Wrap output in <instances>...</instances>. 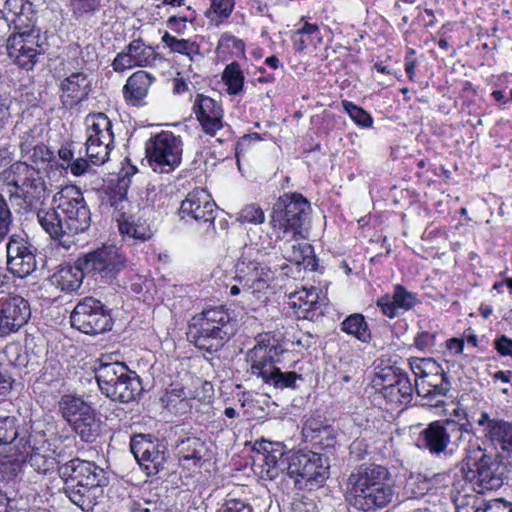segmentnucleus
<instances>
[{"label":"nucleus","mask_w":512,"mask_h":512,"mask_svg":"<svg viewBox=\"0 0 512 512\" xmlns=\"http://www.w3.org/2000/svg\"><path fill=\"white\" fill-rule=\"evenodd\" d=\"M218 47L227 49L232 48L237 51H244L245 44L241 39H238L231 34L224 33L219 39Z\"/></svg>","instance_id":"680f3d73"},{"label":"nucleus","mask_w":512,"mask_h":512,"mask_svg":"<svg viewBox=\"0 0 512 512\" xmlns=\"http://www.w3.org/2000/svg\"><path fill=\"white\" fill-rule=\"evenodd\" d=\"M181 218L191 217L197 222L208 223L215 229L216 204L205 189H194L181 202L179 209Z\"/></svg>","instance_id":"b1692460"},{"label":"nucleus","mask_w":512,"mask_h":512,"mask_svg":"<svg viewBox=\"0 0 512 512\" xmlns=\"http://www.w3.org/2000/svg\"><path fill=\"white\" fill-rule=\"evenodd\" d=\"M417 302V294L412 293L404 286L397 284L394 287L393 294H385L381 296L377 300L376 305L385 316L394 318L401 313L411 310Z\"/></svg>","instance_id":"c85d7f7f"},{"label":"nucleus","mask_w":512,"mask_h":512,"mask_svg":"<svg viewBox=\"0 0 512 512\" xmlns=\"http://www.w3.org/2000/svg\"><path fill=\"white\" fill-rule=\"evenodd\" d=\"M40 32L34 28L13 32L7 39L9 58L20 68L32 70L42 52Z\"/></svg>","instance_id":"a211bd4d"},{"label":"nucleus","mask_w":512,"mask_h":512,"mask_svg":"<svg viewBox=\"0 0 512 512\" xmlns=\"http://www.w3.org/2000/svg\"><path fill=\"white\" fill-rule=\"evenodd\" d=\"M71 324L79 331L96 335L112 327V318L105 305L94 297L83 298L70 316Z\"/></svg>","instance_id":"f3484780"},{"label":"nucleus","mask_w":512,"mask_h":512,"mask_svg":"<svg viewBox=\"0 0 512 512\" xmlns=\"http://www.w3.org/2000/svg\"><path fill=\"white\" fill-rule=\"evenodd\" d=\"M66 497L83 512H90L103 496L108 484L106 471L95 462L73 458L58 467Z\"/></svg>","instance_id":"7ed1b4c3"},{"label":"nucleus","mask_w":512,"mask_h":512,"mask_svg":"<svg viewBox=\"0 0 512 512\" xmlns=\"http://www.w3.org/2000/svg\"><path fill=\"white\" fill-rule=\"evenodd\" d=\"M156 56L154 48L147 45L143 39L138 38L132 40L116 55L112 67L116 72H123L133 67L152 66L156 61Z\"/></svg>","instance_id":"a878e982"},{"label":"nucleus","mask_w":512,"mask_h":512,"mask_svg":"<svg viewBox=\"0 0 512 512\" xmlns=\"http://www.w3.org/2000/svg\"><path fill=\"white\" fill-rule=\"evenodd\" d=\"M216 512H253L250 503L236 498L226 499Z\"/></svg>","instance_id":"864d4df0"},{"label":"nucleus","mask_w":512,"mask_h":512,"mask_svg":"<svg viewBox=\"0 0 512 512\" xmlns=\"http://www.w3.org/2000/svg\"><path fill=\"white\" fill-rule=\"evenodd\" d=\"M429 492L428 477L421 473H410L405 479L402 495L405 499H419Z\"/></svg>","instance_id":"a19ab883"},{"label":"nucleus","mask_w":512,"mask_h":512,"mask_svg":"<svg viewBox=\"0 0 512 512\" xmlns=\"http://www.w3.org/2000/svg\"><path fill=\"white\" fill-rule=\"evenodd\" d=\"M461 478L478 488L482 494L495 491L504 483L505 466L498 455L488 454L479 445H471L459 462Z\"/></svg>","instance_id":"6e6552de"},{"label":"nucleus","mask_w":512,"mask_h":512,"mask_svg":"<svg viewBox=\"0 0 512 512\" xmlns=\"http://www.w3.org/2000/svg\"><path fill=\"white\" fill-rule=\"evenodd\" d=\"M25 453L5 456L0 459V481L9 482L13 480L21 471L24 462Z\"/></svg>","instance_id":"37998d69"},{"label":"nucleus","mask_w":512,"mask_h":512,"mask_svg":"<svg viewBox=\"0 0 512 512\" xmlns=\"http://www.w3.org/2000/svg\"><path fill=\"white\" fill-rule=\"evenodd\" d=\"M378 377L382 380L381 393L391 405H407L411 402L414 387L407 373L400 369H383Z\"/></svg>","instance_id":"5701e85b"},{"label":"nucleus","mask_w":512,"mask_h":512,"mask_svg":"<svg viewBox=\"0 0 512 512\" xmlns=\"http://www.w3.org/2000/svg\"><path fill=\"white\" fill-rule=\"evenodd\" d=\"M31 317L29 302L19 295L0 299V337L17 333Z\"/></svg>","instance_id":"4be33fe9"},{"label":"nucleus","mask_w":512,"mask_h":512,"mask_svg":"<svg viewBox=\"0 0 512 512\" xmlns=\"http://www.w3.org/2000/svg\"><path fill=\"white\" fill-rule=\"evenodd\" d=\"M253 451L256 454L254 463L260 468L261 478L274 480L280 472L287 470V461L284 458L286 449L283 443L257 440Z\"/></svg>","instance_id":"412c9836"},{"label":"nucleus","mask_w":512,"mask_h":512,"mask_svg":"<svg viewBox=\"0 0 512 512\" xmlns=\"http://www.w3.org/2000/svg\"><path fill=\"white\" fill-rule=\"evenodd\" d=\"M415 389L420 397L435 400L432 405L438 407L444 404V401L437 398L447 395L451 389V381L443 366L435 361L428 367V372L422 380H415Z\"/></svg>","instance_id":"393cba45"},{"label":"nucleus","mask_w":512,"mask_h":512,"mask_svg":"<svg viewBox=\"0 0 512 512\" xmlns=\"http://www.w3.org/2000/svg\"><path fill=\"white\" fill-rule=\"evenodd\" d=\"M478 512H512V502L503 498H495L482 503V510Z\"/></svg>","instance_id":"4d7b16f0"},{"label":"nucleus","mask_w":512,"mask_h":512,"mask_svg":"<svg viewBox=\"0 0 512 512\" xmlns=\"http://www.w3.org/2000/svg\"><path fill=\"white\" fill-rule=\"evenodd\" d=\"M30 6L27 0H0V18L14 32L33 28Z\"/></svg>","instance_id":"c756f323"},{"label":"nucleus","mask_w":512,"mask_h":512,"mask_svg":"<svg viewBox=\"0 0 512 512\" xmlns=\"http://www.w3.org/2000/svg\"><path fill=\"white\" fill-rule=\"evenodd\" d=\"M155 81V77L144 70H138L130 75L123 86V97L132 105H139L148 95V91Z\"/></svg>","instance_id":"473e14b6"},{"label":"nucleus","mask_w":512,"mask_h":512,"mask_svg":"<svg viewBox=\"0 0 512 512\" xmlns=\"http://www.w3.org/2000/svg\"><path fill=\"white\" fill-rule=\"evenodd\" d=\"M416 65H417V60L415 58V51H414V49L410 48L407 51V54L405 56L404 66H405V72H406L409 80H411V81L414 79Z\"/></svg>","instance_id":"338daca9"},{"label":"nucleus","mask_w":512,"mask_h":512,"mask_svg":"<svg viewBox=\"0 0 512 512\" xmlns=\"http://www.w3.org/2000/svg\"><path fill=\"white\" fill-rule=\"evenodd\" d=\"M6 269L15 277L25 278L37 267L36 248L25 235L12 234L5 245Z\"/></svg>","instance_id":"6ab92c4d"},{"label":"nucleus","mask_w":512,"mask_h":512,"mask_svg":"<svg viewBox=\"0 0 512 512\" xmlns=\"http://www.w3.org/2000/svg\"><path fill=\"white\" fill-rule=\"evenodd\" d=\"M37 219L52 239L69 248L72 241L64 240V237L87 231L91 225V212L83 193L67 187L53 196L51 207L38 210Z\"/></svg>","instance_id":"f257e3e1"},{"label":"nucleus","mask_w":512,"mask_h":512,"mask_svg":"<svg viewBox=\"0 0 512 512\" xmlns=\"http://www.w3.org/2000/svg\"><path fill=\"white\" fill-rule=\"evenodd\" d=\"M449 480V473L442 472V473H436L432 475L431 477H428L429 481V490L432 489L433 486L438 484H445Z\"/></svg>","instance_id":"774afa93"},{"label":"nucleus","mask_w":512,"mask_h":512,"mask_svg":"<svg viewBox=\"0 0 512 512\" xmlns=\"http://www.w3.org/2000/svg\"><path fill=\"white\" fill-rule=\"evenodd\" d=\"M477 490L478 488L461 477L454 480L451 498L457 512H478L482 510L484 500L478 498Z\"/></svg>","instance_id":"2f4dec72"},{"label":"nucleus","mask_w":512,"mask_h":512,"mask_svg":"<svg viewBox=\"0 0 512 512\" xmlns=\"http://www.w3.org/2000/svg\"><path fill=\"white\" fill-rule=\"evenodd\" d=\"M162 41L172 52L185 54L191 60L193 59V55H197L199 53V47L196 43L186 39H178L175 36L170 35L168 32L163 35Z\"/></svg>","instance_id":"c03bdc74"},{"label":"nucleus","mask_w":512,"mask_h":512,"mask_svg":"<svg viewBox=\"0 0 512 512\" xmlns=\"http://www.w3.org/2000/svg\"><path fill=\"white\" fill-rule=\"evenodd\" d=\"M291 512H319L315 502L307 497L296 498L291 504Z\"/></svg>","instance_id":"e2e57ef3"},{"label":"nucleus","mask_w":512,"mask_h":512,"mask_svg":"<svg viewBox=\"0 0 512 512\" xmlns=\"http://www.w3.org/2000/svg\"><path fill=\"white\" fill-rule=\"evenodd\" d=\"M229 95H238L244 86V75L238 62L228 64L222 75Z\"/></svg>","instance_id":"79ce46f5"},{"label":"nucleus","mask_w":512,"mask_h":512,"mask_svg":"<svg viewBox=\"0 0 512 512\" xmlns=\"http://www.w3.org/2000/svg\"><path fill=\"white\" fill-rule=\"evenodd\" d=\"M95 379L103 395L112 401L130 403L143 392L141 378L120 361H110L109 356L96 360L93 368Z\"/></svg>","instance_id":"0eeeda50"},{"label":"nucleus","mask_w":512,"mask_h":512,"mask_svg":"<svg viewBox=\"0 0 512 512\" xmlns=\"http://www.w3.org/2000/svg\"><path fill=\"white\" fill-rule=\"evenodd\" d=\"M483 427L485 437L494 445H499L512 457V424L504 420L491 419L483 412L477 421Z\"/></svg>","instance_id":"7c9ffc66"},{"label":"nucleus","mask_w":512,"mask_h":512,"mask_svg":"<svg viewBox=\"0 0 512 512\" xmlns=\"http://www.w3.org/2000/svg\"><path fill=\"white\" fill-rule=\"evenodd\" d=\"M194 111L206 134L214 135L223 127V109L211 97L198 94L194 103Z\"/></svg>","instance_id":"cd10ccee"},{"label":"nucleus","mask_w":512,"mask_h":512,"mask_svg":"<svg viewBox=\"0 0 512 512\" xmlns=\"http://www.w3.org/2000/svg\"><path fill=\"white\" fill-rule=\"evenodd\" d=\"M236 329V319L229 310L217 306L205 309L191 319L187 337L196 348L211 354L222 349Z\"/></svg>","instance_id":"423d86ee"},{"label":"nucleus","mask_w":512,"mask_h":512,"mask_svg":"<svg viewBox=\"0 0 512 512\" xmlns=\"http://www.w3.org/2000/svg\"><path fill=\"white\" fill-rule=\"evenodd\" d=\"M59 411L83 442L93 443L100 436L101 420L82 398L63 395L59 401Z\"/></svg>","instance_id":"ddd939ff"},{"label":"nucleus","mask_w":512,"mask_h":512,"mask_svg":"<svg viewBox=\"0 0 512 512\" xmlns=\"http://www.w3.org/2000/svg\"><path fill=\"white\" fill-rule=\"evenodd\" d=\"M162 503L158 500L143 499V502L133 501L129 507L130 512H161Z\"/></svg>","instance_id":"052dcab7"},{"label":"nucleus","mask_w":512,"mask_h":512,"mask_svg":"<svg viewBox=\"0 0 512 512\" xmlns=\"http://www.w3.org/2000/svg\"><path fill=\"white\" fill-rule=\"evenodd\" d=\"M255 342L247 353L251 374L276 389H295L296 381L302 380V375L295 371L282 372L275 366L282 362V355L287 352L280 340L267 332L257 335Z\"/></svg>","instance_id":"20e7f679"},{"label":"nucleus","mask_w":512,"mask_h":512,"mask_svg":"<svg viewBox=\"0 0 512 512\" xmlns=\"http://www.w3.org/2000/svg\"><path fill=\"white\" fill-rule=\"evenodd\" d=\"M311 213L310 202L300 193H285L273 204L270 225L278 240L301 234Z\"/></svg>","instance_id":"9b49d317"},{"label":"nucleus","mask_w":512,"mask_h":512,"mask_svg":"<svg viewBox=\"0 0 512 512\" xmlns=\"http://www.w3.org/2000/svg\"><path fill=\"white\" fill-rule=\"evenodd\" d=\"M60 90L63 106L73 108L88 99L91 92V80L83 71L72 72L62 80Z\"/></svg>","instance_id":"bb28decb"},{"label":"nucleus","mask_w":512,"mask_h":512,"mask_svg":"<svg viewBox=\"0 0 512 512\" xmlns=\"http://www.w3.org/2000/svg\"><path fill=\"white\" fill-rule=\"evenodd\" d=\"M183 142L180 136L162 131L151 136L145 143V154L151 169L160 174H169L182 161Z\"/></svg>","instance_id":"4468645a"},{"label":"nucleus","mask_w":512,"mask_h":512,"mask_svg":"<svg viewBox=\"0 0 512 512\" xmlns=\"http://www.w3.org/2000/svg\"><path fill=\"white\" fill-rule=\"evenodd\" d=\"M294 49L298 52L304 51L308 46L315 45L322 41L319 27L316 24L305 23L302 28L294 32L292 36Z\"/></svg>","instance_id":"58836bf2"},{"label":"nucleus","mask_w":512,"mask_h":512,"mask_svg":"<svg viewBox=\"0 0 512 512\" xmlns=\"http://www.w3.org/2000/svg\"><path fill=\"white\" fill-rule=\"evenodd\" d=\"M435 362L432 358H415L409 362L410 369L415 376V380H422L428 372V367Z\"/></svg>","instance_id":"6e6d98bb"},{"label":"nucleus","mask_w":512,"mask_h":512,"mask_svg":"<svg viewBox=\"0 0 512 512\" xmlns=\"http://www.w3.org/2000/svg\"><path fill=\"white\" fill-rule=\"evenodd\" d=\"M53 157V152L45 145H36L33 148L31 159L37 163L38 161L49 162Z\"/></svg>","instance_id":"69168bd1"},{"label":"nucleus","mask_w":512,"mask_h":512,"mask_svg":"<svg viewBox=\"0 0 512 512\" xmlns=\"http://www.w3.org/2000/svg\"><path fill=\"white\" fill-rule=\"evenodd\" d=\"M348 500L357 510L376 512L389 506L395 496L389 469L378 464H361L347 479Z\"/></svg>","instance_id":"f03ea898"},{"label":"nucleus","mask_w":512,"mask_h":512,"mask_svg":"<svg viewBox=\"0 0 512 512\" xmlns=\"http://www.w3.org/2000/svg\"><path fill=\"white\" fill-rule=\"evenodd\" d=\"M234 8V0H211V10L220 19L228 18Z\"/></svg>","instance_id":"bf43d9fd"},{"label":"nucleus","mask_w":512,"mask_h":512,"mask_svg":"<svg viewBox=\"0 0 512 512\" xmlns=\"http://www.w3.org/2000/svg\"><path fill=\"white\" fill-rule=\"evenodd\" d=\"M107 203L113 207L115 211L124 215V209L128 203L127 183L125 180L120 181L114 188H109L107 192Z\"/></svg>","instance_id":"de8ad7c7"},{"label":"nucleus","mask_w":512,"mask_h":512,"mask_svg":"<svg viewBox=\"0 0 512 512\" xmlns=\"http://www.w3.org/2000/svg\"><path fill=\"white\" fill-rule=\"evenodd\" d=\"M281 246L283 257L297 265L304 264L309 254L312 253L311 245L298 243L295 237H286Z\"/></svg>","instance_id":"ea45409f"},{"label":"nucleus","mask_w":512,"mask_h":512,"mask_svg":"<svg viewBox=\"0 0 512 512\" xmlns=\"http://www.w3.org/2000/svg\"><path fill=\"white\" fill-rule=\"evenodd\" d=\"M271 250L270 242L268 246H259L258 243L246 245L235 265L234 279L242 285L245 294L258 300L268 290L277 270L273 261L277 257Z\"/></svg>","instance_id":"39448f33"},{"label":"nucleus","mask_w":512,"mask_h":512,"mask_svg":"<svg viewBox=\"0 0 512 512\" xmlns=\"http://www.w3.org/2000/svg\"><path fill=\"white\" fill-rule=\"evenodd\" d=\"M340 329L349 336L356 338L361 343H369L372 339V333L369 325L361 313H352L348 315L341 323Z\"/></svg>","instance_id":"e433bc0d"},{"label":"nucleus","mask_w":512,"mask_h":512,"mask_svg":"<svg viewBox=\"0 0 512 512\" xmlns=\"http://www.w3.org/2000/svg\"><path fill=\"white\" fill-rule=\"evenodd\" d=\"M495 350L501 356H510L512 357V339L508 338L506 335H501L497 337L493 342Z\"/></svg>","instance_id":"0e129e2a"},{"label":"nucleus","mask_w":512,"mask_h":512,"mask_svg":"<svg viewBox=\"0 0 512 512\" xmlns=\"http://www.w3.org/2000/svg\"><path fill=\"white\" fill-rule=\"evenodd\" d=\"M337 430L326 424L324 428L316 435V441H312L314 445H319L321 448L333 447L336 443Z\"/></svg>","instance_id":"603ef678"},{"label":"nucleus","mask_w":512,"mask_h":512,"mask_svg":"<svg viewBox=\"0 0 512 512\" xmlns=\"http://www.w3.org/2000/svg\"><path fill=\"white\" fill-rule=\"evenodd\" d=\"M86 155L77 158L68 164L70 171L75 176H81L88 171L89 162L93 165H102L108 161L111 150L114 148L113 124L104 113L89 114L86 119Z\"/></svg>","instance_id":"1a4fd4ad"},{"label":"nucleus","mask_w":512,"mask_h":512,"mask_svg":"<svg viewBox=\"0 0 512 512\" xmlns=\"http://www.w3.org/2000/svg\"><path fill=\"white\" fill-rule=\"evenodd\" d=\"M436 337L437 334L433 332H420L414 339V345L418 350L431 351L436 346Z\"/></svg>","instance_id":"5fc2aeb1"},{"label":"nucleus","mask_w":512,"mask_h":512,"mask_svg":"<svg viewBox=\"0 0 512 512\" xmlns=\"http://www.w3.org/2000/svg\"><path fill=\"white\" fill-rule=\"evenodd\" d=\"M119 231L124 236L142 241L149 239L152 235L147 224L126 219L119 222Z\"/></svg>","instance_id":"a18cd8bd"},{"label":"nucleus","mask_w":512,"mask_h":512,"mask_svg":"<svg viewBox=\"0 0 512 512\" xmlns=\"http://www.w3.org/2000/svg\"><path fill=\"white\" fill-rule=\"evenodd\" d=\"M178 455L184 460H199L202 457L203 443L197 437H187L177 444Z\"/></svg>","instance_id":"49530a36"},{"label":"nucleus","mask_w":512,"mask_h":512,"mask_svg":"<svg viewBox=\"0 0 512 512\" xmlns=\"http://www.w3.org/2000/svg\"><path fill=\"white\" fill-rule=\"evenodd\" d=\"M101 7V0H70V8L75 19L93 15Z\"/></svg>","instance_id":"8fccbe9b"},{"label":"nucleus","mask_w":512,"mask_h":512,"mask_svg":"<svg viewBox=\"0 0 512 512\" xmlns=\"http://www.w3.org/2000/svg\"><path fill=\"white\" fill-rule=\"evenodd\" d=\"M26 433L21 436L17 427V418L14 416L0 417V445H9L10 451L15 450L16 453H26Z\"/></svg>","instance_id":"f704fd0d"},{"label":"nucleus","mask_w":512,"mask_h":512,"mask_svg":"<svg viewBox=\"0 0 512 512\" xmlns=\"http://www.w3.org/2000/svg\"><path fill=\"white\" fill-rule=\"evenodd\" d=\"M78 258L86 276L106 283L114 280L126 265L125 256L113 245H103Z\"/></svg>","instance_id":"dca6fc26"},{"label":"nucleus","mask_w":512,"mask_h":512,"mask_svg":"<svg viewBox=\"0 0 512 512\" xmlns=\"http://www.w3.org/2000/svg\"><path fill=\"white\" fill-rule=\"evenodd\" d=\"M86 273L79 265V258L74 265H65L58 269L52 277V283L63 292H73L78 290L83 282Z\"/></svg>","instance_id":"72a5a7b5"},{"label":"nucleus","mask_w":512,"mask_h":512,"mask_svg":"<svg viewBox=\"0 0 512 512\" xmlns=\"http://www.w3.org/2000/svg\"><path fill=\"white\" fill-rule=\"evenodd\" d=\"M287 474L299 489L319 485L328 478V458L310 450H298L287 459Z\"/></svg>","instance_id":"2eb2a0df"},{"label":"nucleus","mask_w":512,"mask_h":512,"mask_svg":"<svg viewBox=\"0 0 512 512\" xmlns=\"http://www.w3.org/2000/svg\"><path fill=\"white\" fill-rule=\"evenodd\" d=\"M239 219L244 223L261 224L265 220V215L258 205L251 204L241 210Z\"/></svg>","instance_id":"3c124183"},{"label":"nucleus","mask_w":512,"mask_h":512,"mask_svg":"<svg viewBox=\"0 0 512 512\" xmlns=\"http://www.w3.org/2000/svg\"><path fill=\"white\" fill-rule=\"evenodd\" d=\"M24 461L40 474H46L54 468H58V462L53 456V451L44 443L39 447H31L26 444Z\"/></svg>","instance_id":"c9c22d12"},{"label":"nucleus","mask_w":512,"mask_h":512,"mask_svg":"<svg viewBox=\"0 0 512 512\" xmlns=\"http://www.w3.org/2000/svg\"><path fill=\"white\" fill-rule=\"evenodd\" d=\"M293 306L297 308L298 317L312 320L316 315L318 293L316 288L302 289L293 294Z\"/></svg>","instance_id":"4c0bfd02"},{"label":"nucleus","mask_w":512,"mask_h":512,"mask_svg":"<svg viewBox=\"0 0 512 512\" xmlns=\"http://www.w3.org/2000/svg\"><path fill=\"white\" fill-rule=\"evenodd\" d=\"M130 450L148 476L164 469L166 447L151 434H138L131 438Z\"/></svg>","instance_id":"aec40b11"},{"label":"nucleus","mask_w":512,"mask_h":512,"mask_svg":"<svg viewBox=\"0 0 512 512\" xmlns=\"http://www.w3.org/2000/svg\"><path fill=\"white\" fill-rule=\"evenodd\" d=\"M342 107H343V110L353 120V122L355 124H357L358 126L363 127V128H368V127L372 126L373 118L362 107L357 106L348 100L342 101Z\"/></svg>","instance_id":"09e8293b"},{"label":"nucleus","mask_w":512,"mask_h":512,"mask_svg":"<svg viewBox=\"0 0 512 512\" xmlns=\"http://www.w3.org/2000/svg\"><path fill=\"white\" fill-rule=\"evenodd\" d=\"M471 429L472 424L468 420L464 423L452 419L436 420L419 433L416 445L432 456L452 457L463 442L464 434Z\"/></svg>","instance_id":"9d476101"},{"label":"nucleus","mask_w":512,"mask_h":512,"mask_svg":"<svg viewBox=\"0 0 512 512\" xmlns=\"http://www.w3.org/2000/svg\"><path fill=\"white\" fill-rule=\"evenodd\" d=\"M7 181L15 188L10 193V200L25 210L32 209L47 197L48 189L41 171L26 162H14L7 170Z\"/></svg>","instance_id":"f8f14e48"},{"label":"nucleus","mask_w":512,"mask_h":512,"mask_svg":"<svg viewBox=\"0 0 512 512\" xmlns=\"http://www.w3.org/2000/svg\"><path fill=\"white\" fill-rule=\"evenodd\" d=\"M325 423L316 418H308L303 426L302 433L306 439L310 441H316V435L320 433L322 428L325 427Z\"/></svg>","instance_id":"13d9d810"}]
</instances>
